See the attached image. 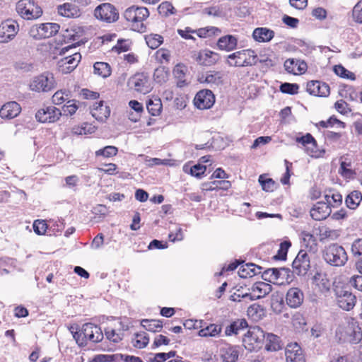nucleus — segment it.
Instances as JSON below:
<instances>
[{
  "label": "nucleus",
  "instance_id": "1",
  "mask_svg": "<svg viewBox=\"0 0 362 362\" xmlns=\"http://www.w3.org/2000/svg\"><path fill=\"white\" fill-rule=\"evenodd\" d=\"M73 337L79 346L84 347L88 341L93 343L101 341L104 334L100 327L88 322L83 325L80 331L73 333Z\"/></svg>",
  "mask_w": 362,
  "mask_h": 362
},
{
  "label": "nucleus",
  "instance_id": "2",
  "mask_svg": "<svg viewBox=\"0 0 362 362\" xmlns=\"http://www.w3.org/2000/svg\"><path fill=\"white\" fill-rule=\"evenodd\" d=\"M324 260L333 267H342L348 261V255L343 246L332 243L326 246L322 252Z\"/></svg>",
  "mask_w": 362,
  "mask_h": 362
},
{
  "label": "nucleus",
  "instance_id": "3",
  "mask_svg": "<svg viewBox=\"0 0 362 362\" xmlns=\"http://www.w3.org/2000/svg\"><path fill=\"white\" fill-rule=\"evenodd\" d=\"M258 57L252 49H243L229 54L226 63L230 66L245 67L257 64Z\"/></svg>",
  "mask_w": 362,
  "mask_h": 362
},
{
  "label": "nucleus",
  "instance_id": "4",
  "mask_svg": "<svg viewBox=\"0 0 362 362\" xmlns=\"http://www.w3.org/2000/svg\"><path fill=\"white\" fill-rule=\"evenodd\" d=\"M333 293L337 305L346 311L351 310L356 304V296L346 287L334 285Z\"/></svg>",
  "mask_w": 362,
  "mask_h": 362
},
{
  "label": "nucleus",
  "instance_id": "5",
  "mask_svg": "<svg viewBox=\"0 0 362 362\" xmlns=\"http://www.w3.org/2000/svg\"><path fill=\"white\" fill-rule=\"evenodd\" d=\"M149 16V11L145 7L132 6L127 8L124 13V18L132 23L134 30L142 32L144 25V21Z\"/></svg>",
  "mask_w": 362,
  "mask_h": 362
},
{
  "label": "nucleus",
  "instance_id": "6",
  "mask_svg": "<svg viewBox=\"0 0 362 362\" xmlns=\"http://www.w3.org/2000/svg\"><path fill=\"white\" fill-rule=\"evenodd\" d=\"M265 332L258 326L250 327L244 335L243 343L245 348L250 351L259 349L264 341Z\"/></svg>",
  "mask_w": 362,
  "mask_h": 362
},
{
  "label": "nucleus",
  "instance_id": "7",
  "mask_svg": "<svg viewBox=\"0 0 362 362\" xmlns=\"http://www.w3.org/2000/svg\"><path fill=\"white\" fill-rule=\"evenodd\" d=\"M56 86L53 74L47 71L34 77L30 81L29 88L32 91L46 93L54 89Z\"/></svg>",
  "mask_w": 362,
  "mask_h": 362
},
{
  "label": "nucleus",
  "instance_id": "8",
  "mask_svg": "<svg viewBox=\"0 0 362 362\" xmlns=\"http://www.w3.org/2000/svg\"><path fill=\"white\" fill-rule=\"evenodd\" d=\"M17 13L24 19L33 20L40 17L42 10L33 0H20L16 4Z\"/></svg>",
  "mask_w": 362,
  "mask_h": 362
},
{
  "label": "nucleus",
  "instance_id": "9",
  "mask_svg": "<svg viewBox=\"0 0 362 362\" xmlns=\"http://www.w3.org/2000/svg\"><path fill=\"white\" fill-rule=\"evenodd\" d=\"M96 18L107 23L115 22L119 18L116 8L110 3H103L97 6L94 11Z\"/></svg>",
  "mask_w": 362,
  "mask_h": 362
},
{
  "label": "nucleus",
  "instance_id": "10",
  "mask_svg": "<svg viewBox=\"0 0 362 362\" xmlns=\"http://www.w3.org/2000/svg\"><path fill=\"white\" fill-rule=\"evenodd\" d=\"M19 30V25L16 21L7 19L0 25V42L7 43L12 40Z\"/></svg>",
  "mask_w": 362,
  "mask_h": 362
},
{
  "label": "nucleus",
  "instance_id": "11",
  "mask_svg": "<svg viewBox=\"0 0 362 362\" xmlns=\"http://www.w3.org/2000/svg\"><path fill=\"white\" fill-rule=\"evenodd\" d=\"M294 272L298 276L305 275L310 269V260L308 253L300 250L292 263Z\"/></svg>",
  "mask_w": 362,
  "mask_h": 362
},
{
  "label": "nucleus",
  "instance_id": "12",
  "mask_svg": "<svg viewBox=\"0 0 362 362\" xmlns=\"http://www.w3.org/2000/svg\"><path fill=\"white\" fill-rule=\"evenodd\" d=\"M81 59V55L79 52H74L66 56L58 61V70L62 74L71 73L77 67Z\"/></svg>",
  "mask_w": 362,
  "mask_h": 362
},
{
  "label": "nucleus",
  "instance_id": "13",
  "mask_svg": "<svg viewBox=\"0 0 362 362\" xmlns=\"http://www.w3.org/2000/svg\"><path fill=\"white\" fill-rule=\"evenodd\" d=\"M62 115L59 109L54 106H48L39 110L35 114V118L42 123H52L57 121Z\"/></svg>",
  "mask_w": 362,
  "mask_h": 362
},
{
  "label": "nucleus",
  "instance_id": "14",
  "mask_svg": "<svg viewBox=\"0 0 362 362\" xmlns=\"http://www.w3.org/2000/svg\"><path fill=\"white\" fill-rule=\"evenodd\" d=\"M129 83L136 90L143 94L149 93L151 90L149 78L144 73H138L129 80Z\"/></svg>",
  "mask_w": 362,
  "mask_h": 362
},
{
  "label": "nucleus",
  "instance_id": "15",
  "mask_svg": "<svg viewBox=\"0 0 362 362\" xmlns=\"http://www.w3.org/2000/svg\"><path fill=\"white\" fill-rule=\"evenodd\" d=\"M215 102L214 95L211 90H202L199 91L194 97V105L200 109H209Z\"/></svg>",
  "mask_w": 362,
  "mask_h": 362
},
{
  "label": "nucleus",
  "instance_id": "16",
  "mask_svg": "<svg viewBox=\"0 0 362 362\" xmlns=\"http://www.w3.org/2000/svg\"><path fill=\"white\" fill-rule=\"evenodd\" d=\"M286 362H305L301 347L297 343L288 344L285 350Z\"/></svg>",
  "mask_w": 362,
  "mask_h": 362
},
{
  "label": "nucleus",
  "instance_id": "17",
  "mask_svg": "<svg viewBox=\"0 0 362 362\" xmlns=\"http://www.w3.org/2000/svg\"><path fill=\"white\" fill-rule=\"evenodd\" d=\"M306 89L310 95L319 97L328 96L330 92L329 85L320 81L308 82Z\"/></svg>",
  "mask_w": 362,
  "mask_h": 362
},
{
  "label": "nucleus",
  "instance_id": "18",
  "mask_svg": "<svg viewBox=\"0 0 362 362\" xmlns=\"http://www.w3.org/2000/svg\"><path fill=\"white\" fill-rule=\"evenodd\" d=\"M304 300L303 292L297 287H293L288 290L286 295V304L291 308H299Z\"/></svg>",
  "mask_w": 362,
  "mask_h": 362
},
{
  "label": "nucleus",
  "instance_id": "19",
  "mask_svg": "<svg viewBox=\"0 0 362 362\" xmlns=\"http://www.w3.org/2000/svg\"><path fill=\"white\" fill-rule=\"evenodd\" d=\"M310 213L314 220L322 221L330 215L331 209L325 202H318L313 206Z\"/></svg>",
  "mask_w": 362,
  "mask_h": 362
},
{
  "label": "nucleus",
  "instance_id": "20",
  "mask_svg": "<svg viewBox=\"0 0 362 362\" xmlns=\"http://www.w3.org/2000/svg\"><path fill=\"white\" fill-rule=\"evenodd\" d=\"M92 116L99 122H103L109 117L110 115V108L104 105L103 100L95 103L90 107Z\"/></svg>",
  "mask_w": 362,
  "mask_h": 362
},
{
  "label": "nucleus",
  "instance_id": "21",
  "mask_svg": "<svg viewBox=\"0 0 362 362\" xmlns=\"http://www.w3.org/2000/svg\"><path fill=\"white\" fill-rule=\"evenodd\" d=\"M284 66L288 73L294 75L305 73L308 68L307 64L304 61L293 58L286 59Z\"/></svg>",
  "mask_w": 362,
  "mask_h": 362
},
{
  "label": "nucleus",
  "instance_id": "22",
  "mask_svg": "<svg viewBox=\"0 0 362 362\" xmlns=\"http://www.w3.org/2000/svg\"><path fill=\"white\" fill-rule=\"evenodd\" d=\"M21 111V105L16 101H11L1 107L0 109V117L4 119H13L17 117Z\"/></svg>",
  "mask_w": 362,
  "mask_h": 362
},
{
  "label": "nucleus",
  "instance_id": "23",
  "mask_svg": "<svg viewBox=\"0 0 362 362\" xmlns=\"http://www.w3.org/2000/svg\"><path fill=\"white\" fill-rule=\"evenodd\" d=\"M252 291L254 293H250L249 299L250 300H255L264 298L269 294L272 291V286L268 283L259 281L252 286Z\"/></svg>",
  "mask_w": 362,
  "mask_h": 362
},
{
  "label": "nucleus",
  "instance_id": "24",
  "mask_svg": "<svg viewBox=\"0 0 362 362\" xmlns=\"http://www.w3.org/2000/svg\"><path fill=\"white\" fill-rule=\"evenodd\" d=\"M238 356V346L226 344L220 349V356L223 362H235Z\"/></svg>",
  "mask_w": 362,
  "mask_h": 362
},
{
  "label": "nucleus",
  "instance_id": "25",
  "mask_svg": "<svg viewBox=\"0 0 362 362\" xmlns=\"http://www.w3.org/2000/svg\"><path fill=\"white\" fill-rule=\"evenodd\" d=\"M58 13L66 18H78L81 16V10L78 6L71 2L64 3L57 6Z\"/></svg>",
  "mask_w": 362,
  "mask_h": 362
},
{
  "label": "nucleus",
  "instance_id": "26",
  "mask_svg": "<svg viewBox=\"0 0 362 362\" xmlns=\"http://www.w3.org/2000/svg\"><path fill=\"white\" fill-rule=\"evenodd\" d=\"M238 39L232 35H226L220 37L217 41V46L220 50L230 52L236 49Z\"/></svg>",
  "mask_w": 362,
  "mask_h": 362
},
{
  "label": "nucleus",
  "instance_id": "27",
  "mask_svg": "<svg viewBox=\"0 0 362 362\" xmlns=\"http://www.w3.org/2000/svg\"><path fill=\"white\" fill-rule=\"evenodd\" d=\"M254 40L259 42H268L274 37V32L267 28H257L252 33Z\"/></svg>",
  "mask_w": 362,
  "mask_h": 362
},
{
  "label": "nucleus",
  "instance_id": "28",
  "mask_svg": "<svg viewBox=\"0 0 362 362\" xmlns=\"http://www.w3.org/2000/svg\"><path fill=\"white\" fill-rule=\"evenodd\" d=\"M262 267L253 263H247L240 267L238 274L240 277L246 279L262 273Z\"/></svg>",
  "mask_w": 362,
  "mask_h": 362
},
{
  "label": "nucleus",
  "instance_id": "29",
  "mask_svg": "<svg viewBox=\"0 0 362 362\" xmlns=\"http://www.w3.org/2000/svg\"><path fill=\"white\" fill-rule=\"evenodd\" d=\"M265 349L269 351H276L282 349L280 337L272 333L265 334Z\"/></svg>",
  "mask_w": 362,
  "mask_h": 362
},
{
  "label": "nucleus",
  "instance_id": "30",
  "mask_svg": "<svg viewBox=\"0 0 362 362\" xmlns=\"http://www.w3.org/2000/svg\"><path fill=\"white\" fill-rule=\"evenodd\" d=\"M248 327L247 322L245 319H238L232 322L226 327L225 334L226 336L238 334V332Z\"/></svg>",
  "mask_w": 362,
  "mask_h": 362
},
{
  "label": "nucleus",
  "instance_id": "31",
  "mask_svg": "<svg viewBox=\"0 0 362 362\" xmlns=\"http://www.w3.org/2000/svg\"><path fill=\"white\" fill-rule=\"evenodd\" d=\"M262 278L270 283L282 284V281H279V268H269L262 272Z\"/></svg>",
  "mask_w": 362,
  "mask_h": 362
},
{
  "label": "nucleus",
  "instance_id": "32",
  "mask_svg": "<svg viewBox=\"0 0 362 362\" xmlns=\"http://www.w3.org/2000/svg\"><path fill=\"white\" fill-rule=\"evenodd\" d=\"M362 201V194L360 191L354 190L347 195L345 204L350 209H356Z\"/></svg>",
  "mask_w": 362,
  "mask_h": 362
},
{
  "label": "nucleus",
  "instance_id": "33",
  "mask_svg": "<svg viewBox=\"0 0 362 362\" xmlns=\"http://www.w3.org/2000/svg\"><path fill=\"white\" fill-rule=\"evenodd\" d=\"M221 330L222 327L221 325L210 324L201 329L198 332V335L202 337H215L221 334Z\"/></svg>",
  "mask_w": 362,
  "mask_h": 362
},
{
  "label": "nucleus",
  "instance_id": "34",
  "mask_svg": "<svg viewBox=\"0 0 362 362\" xmlns=\"http://www.w3.org/2000/svg\"><path fill=\"white\" fill-rule=\"evenodd\" d=\"M201 81L210 84L211 88L218 86L223 82V74L219 71H209Z\"/></svg>",
  "mask_w": 362,
  "mask_h": 362
},
{
  "label": "nucleus",
  "instance_id": "35",
  "mask_svg": "<svg viewBox=\"0 0 362 362\" xmlns=\"http://www.w3.org/2000/svg\"><path fill=\"white\" fill-rule=\"evenodd\" d=\"M183 170L185 173H189L192 176L200 179L204 175L206 170V167L201 163H197L192 166L185 165L183 166Z\"/></svg>",
  "mask_w": 362,
  "mask_h": 362
},
{
  "label": "nucleus",
  "instance_id": "36",
  "mask_svg": "<svg viewBox=\"0 0 362 362\" xmlns=\"http://www.w3.org/2000/svg\"><path fill=\"white\" fill-rule=\"evenodd\" d=\"M187 69L184 64H178L173 69V75L177 79V86L182 88L187 85L185 79Z\"/></svg>",
  "mask_w": 362,
  "mask_h": 362
},
{
  "label": "nucleus",
  "instance_id": "37",
  "mask_svg": "<svg viewBox=\"0 0 362 362\" xmlns=\"http://www.w3.org/2000/svg\"><path fill=\"white\" fill-rule=\"evenodd\" d=\"M111 67L109 64L103 62H97L93 65V72L103 78H107L111 74Z\"/></svg>",
  "mask_w": 362,
  "mask_h": 362
},
{
  "label": "nucleus",
  "instance_id": "38",
  "mask_svg": "<svg viewBox=\"0 0 362 362\" xmlns=\"http://www.w3.org/2000/svg\"><path fill=\"white\" fill-rule=\"evenodd\" d=\"M313 281L317 286L320 287L324 291H329L330 284L329 279L327 278L326 274L321 272H316L313 277Z\"/></svg>",
  "mask_w": 362,
  "mask_h": 362
},
{
  "label": "nucleus",
  "instance_id": "39",
  "mask_svg": "<svg viewBox=\"0 0 362 362\" xmlns=\"http://www.w3.org/2000/svg\"><path fill=\"white\" fill-rule=\"evenodd\" d=\"M141 325L147 331L156 332H160L163 328V322L158 320L144 319L141 320Z\"/></svg>",
  "mask_w": 362,
  "mask_h": 362
},
{
  "label": "nucleus",
  "instance_id": "40",
  "mask_svg": "<svg viewBox=\"0 0 362 362\" xmlns=\"http://www.w3.org/2000/svg\"><path fill=\"white\" fill-rule=\"evenodd\" d=\"M300 237L305 247L310 250H315L317 247V239L310 233L303 230L300 233Z\"/></svg>",
  "mask_w": 362,
  "mask_h": 362
},
{
  "label": "nucleus",
  "instance_id": "41",
  "mask_svg": "<svg viewBox=\"0 0 362 362\" xmlns=\"http://www.w3.org/2000/svg\"><path fill=\"white\" fill-rule=\"evenodd\" d=\"M42 33L45 38H49L56 35L59 28L60 25L55 23H41Z\"/></svg>",
  "mask_w": 362,
  "mask_h": 362
},
{
  "label": "nucleus",
  "instance_id": "42",
  "mask_svg": "<svg viewBox=\"0 0 362 362\" xmlns=\"http://www.w3.org/2000/svg\"><path fill=\"white\" fill-rule=\"evenodd\" d=\"M351 166V160H348L346 158H344L343 160L340 162V167L339 169V174L345 178H351L355 175L354 170L349 168Z\"/></svg>",
  "mask_w": 362,
  "mask_h": 362
},
{
  "label": "nucleus",
  "instance_id": "43",
  "mask_svg": "<svg viewBox=\"0 0 362 362\" xmlns=\"http://www.w3.org/2000/svg\"><path fill=\"white\" fill-rule=\"evenodd\" d=\"M208 190L223 189L228 190L231 187V183L228 180H215L204 185Z\"/></svg>",
  "mask_w": 362,
  "mask_h": 362
},
{
  "label": "nucleus",
  "instance_id": "44",
  "mask_svg": "<svg viewBox=\"0 0 362 362\" xmlns=\"http://www.w3.org/2000/svg\"><path fill=\"white\" fill-rule=\"evenodd\" d=\"M149 341V338L146 332L136 333L132 339V344L134 347L142 349L145 347Z\"/></svg>",
  "mask_w": 362,
  "mask_h": 362
},
{
  "label": "nucleus",
  "instance_id": "45",
  "mask_svg": "<svg viewBox=\"0 0 362 362\" xmlns=\"http://www.w3.org/2000/svg\"><path fill=\"white\" fill-rule=\"evenodd\" d=\"M146 42L152 49L158 48L163 42V37L158 34H150L145 37Z\"/></svg>",
  "mask_w": 362,
  "mask_h": 362
},
{
  "label": "nucleus",
  "instance_id": "46",
  "mask_svg": "<svg viewBox=\"0 0 362 362\" xmlns=\"http://www.w3.org/2000/svg\"><path fill=\"white\" fill-rule=\"evenodd\" d=\"M148 112L153 116L160 115L162 109V103L160 99L149 100L146 103Z\"/></svg>",
  "mask_w": 362,
  "mask_h": 362
},
{
  "label": "nucleus",
  "instance_id": "47",
  "mask_svg": "<svg viewBox=\"0 0 362 362\" xmlns=\"http://www.w3.org/2000/svg\"><path fill=\"white\" fill-rule=\"evenodd\" d=\"M70 98V92L67 90H57L52 98V103L56 105H59L64 103L65 101H68Z\"/></svg>",
  "mask_w": 362,
  "mask_h": 362
},
{
  "label": "nucleus",
  "instance_id": "48",
  "mask_svg": "<svg viewBox=\"0 0 362 362\" xmlns=\"http://www.w3.org/2000/svg\"><path fill=\"white\" fill-rule=\"evenodd\" d=\"M291 245V243L290 241H284L281 243L277 254L274 256V259L276 260H285L286 259L288 248Z\"/></svg>",
  "mask_w": 362,
  "mask_h": 362
},
{
  "label": "nucleus",
  "instance_id": "49",
  "mask_svg": "<svg viewBox=\"0 0 362 362\" xmlns=\"http://www.w3.org/2000/svg\"><path fill=\"white\" fill-rule=\"evenodd\" d=\"M259 182L262 189L268 192H273L276 188V185L272 178H264L262 175H260Z\"/></svg>",
  "mask_w": 362,
  "mask_h": 362
},
{
  "label": "nucleus",
  "instance_id": "50",
  "mask_svg": "<svg viewBox=\"0 0 362 362\" xmlns=\"http://www.w3.org/2000/svg\"><path fill=\"white\" fill-rule=\"evenodd\" d=\"M118 149L114 146H107L103 148L99 149L95 151L96 156H103L105 158H110L117 155Z\"/></svg>",
  "mask_w": 362,
  "mask_h": 362
},
{
  "label": "nucleus",
  "instance_id": "51",
  "mask_svg": "<svg viewBox=\"0 0 362 362\" xmlns=\"http://www.w3.org/2000/svg\"><path fill=\"white\" fill-rule=\"evenodd\" d=\"M335 124H337L339 127L341 128L345 127V124L343 122L339 120L334 116L330 117L327 121H320L319 123L316 124V126L322 128H327L329 127H333Z\"/></svg>",
  "mask_w": 362,
  "mask_h": 362
},
{
  "label": "nucleus",
  "instance_id": "52",
  "mask_svg": "<svg viewBox=\"0 0 362 362\" xmlns=\"http://www.w3.org/2000/svg\"><path fill=\"white\" fill-rule=\"evenodd\" d=\"M34 232L37 235H45L47 230H50L44 220H35L33 225Z\"/></svg>",
  "mask_w": 362,
  "mask_h": 362
},
{
  "label": "nucleus",
  "instance_id": "53",
  "mask_svg": "<svg viewBox=\"0 0 362 362\" xmlns=\"http://www.w3.org/2000/svg\"><path fill=\"white\" fill-rule=\"evenodd\" d=\"M218 59V54L211 50H206L204 54V62L203 63L205 66H211L216 64Z\"/></svg>",
  "mask_w": 362,
  "mask_h": 362
},
{
  "label": "nucleus",
  "instance_id": "54",
  "mask_svg": "<svg viewBox=\"0 0 362 362\" xmlns=\"http://www.w3.org/2000/svg\"><path fill=\"white\" fill-rule=\"evenodd\" d=\"M334 73L344 78H350V79H355L354 74L348 71L346 69H345L342 65H335L334 66Z\"/></svg>",
  "mask_w": 362,
  "mask_h": 362
},
{
  "label": "nucleus",
  "instance_id": "55",
  "mask_svg": "<svg viewBox=\"0 0 362 362\" xmlns=\"http://www.w3.org/2000/svg\"><path fill=\"white\" fill-rule=\"evenodd\" d=\"M279 89L283 93L295 95L298 93L299 86L297 83H284L281 84Z\"/></svg>",
  "mask_w": 362,
  "mask_h": 362
},
{
  "label": "nucleus",
  "instance_id": "56",
  "mask_svg": "<svg viewBox=\"0 0 362 362\" xmlns=\"http://www.w3.org/2000/svg\"><path fill=\"white\" fill-rule=\"evenodd\" d=\"M168 73L165 71L164 67H158L155 69L153 73L154 80L159 83H164L167 81Z\"/></svg>",
  "mask_w": 362,
  "mask_h": 362
},
{
  "label": "nucleus",
  "instance_id": "57",
  "mask_svg": "<svg viewBox=\"0 0 362 362\" xmlns=\"http://www.w3.org/2000/svg\"><path fill=\"white\" fill-rule=\"evenodd\" d=\"M118 357L123 358L122 354L103 355L99 354L95 356L89 362H112L118 359Z\"/></svg>",
  "mask_w": 362,
  "mask_h": 362
},
{
  "label": "nucleus",
  "instance_id": "58",
  "mask_svg": "<svg viewBox=\"0 0 362 362\" xmlns=\"http://www.w3.org/2000/svg\"><path fill=\"white\" fill-rule=\"evenodd\" d=\"M78 106L76 105V100H69L63 106L62 111L65 115H73L78 110Z\"/></svg>",
  "mask_w": 362,
  "mask_h": 362
},
{
  "label": "nucleus",
  "instance_id": "59",
  "mask_svg": "<svg viewBox=\"0 0 362 362\" xmlns=\"http://www.w3.org/2000/svg\"><path fill=\"white\" fill-rule=\"evenodd\" d=\"M351 252L354 257L362 258V238H358L352 243Z\"/></svg>",
  "mask_w": 362,
  "mask_h": 362
},
{
  "label": "nucleus",
  "instance_id": "60",
  "mask_svg": "<svg viewBox=\"0 0 362 362\" xmlns=\"http://www.w3.org/2000/svg\"><path fill=\"white\" fill-rule=\"evenodd\" d=\"M29 35L34 40L44 39L41 23L33 25L29 30Z\"/></svg>",
  "mask_w": 362,
  "mask_h": 362
},
{
  "label": "nucleus",
  "instance_id": "61",
  "mask_svg": "<svg viewBox=\"0 0 362 362\" xmlns=\"http://www.w3.org/2000/svg\"><path fill=\"white\" fill-rule=\"evenodd\" d=\"M325 198L326 200L325 202L327 203L329 206L335 207L342 202V196L339 193L332 194L331 196L327 194Z\"/></svg>",
  "mask_w": 362,
  "mask_h": 362
},
{
  "label": "nucleus",
  "instance_id": "62",
  "mask_svg": "<svg viewBox=\"0 0 362 362\" xmlns=\"http://www.w3.org/2000/svg\"><path fill=\"white\" fill-rule=\"evenodd\" d=\"M296 141L305 147L313 146L315 148V139L309 133L306 134L305 136L297 137Z\"/></svg>",
  "mask_w": 362,
  "mask_h": 362
},
{
  "label": "nucleus",
  "instance_id": "63",
  "mask_svg": "<svg viewBox=\"0 0 362 362\" xmlns=\"http://www.w3.org/2000/svg\"><path fill=\"white\" fill-rule=\"evenodd\" d=\"M352 16L354 21L362 23V0L359 1L354 7Z\"/></svg>",
  "mask_w": 362,
  "mask_h": 362
},
{
  "label": "nucleus",
  "instance_id": "64",
  "mask_svg": "<svg viewBox=\"0 0 362 362\" xmlns=\"http://www.w3.org/2000/svg\"><path fill=\"white\" fill-rule=\"evenodd\" d=\"M349 283L352 287L362 292V274L352 276Z\"/></svg>",
  "mask_w": 362,
  "mask_h": 362
}]
</instances>
